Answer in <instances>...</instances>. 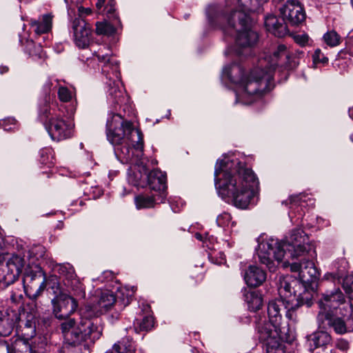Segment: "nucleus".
I'll return each instance as SVG.
<instances>
[{
  "label": "nucleus",
  "instance_id": "obj_53",
  "mask_svg": "<svg viewBox=\"0 0 353 353\" xmlns=\"http://www.w3.org/2000/svg\"><path fill=\"white\" fill-rule=\"evenodd\" d=\"M350 117L353 119V107L349 109Z\"/></svg>",
  "mask_w": 353,
  "mask_h": 353
},
{
  "label": "nucleus",
  "instance_id": "obj_9",
  "mask_svg": "<svg viewBox=\"0 0 353 353\" xmlns=\"http://www.w3.org/2000/svg\"><path fill=\"white\" fill-rule=\"evenodd\" d=\"M301 286L296 281L291 277L280 279L278 288L279 294L283 299H288L290 307H299L304 304L310 306L312 304V294L310 292L304 290L303 293L296 295L295 288Z\"/></svg>",
  "mask_w": 353,
  "mask_h": 353
},
{
  "label": "nucleus",
  "instance_id": "obj_18",
  "mask_svg": "<svg viewBox=\"0 0 353 353\" xmlns=\"http://www.w3.org/2000/svg\"><path fill=\"white\" fill-rule=\"evenodd\" d=\"M345 302V296L339 289L327 292L319 301L320 310L325 313H334V311Z\"/></svg>",
  "mask_w": 353,
  "mask_h": 353
},
{
  "label": "nucleus",
  "instance_id": "obj_45",
  "mask_svg": "<svg viewBox=\"0 0 353 353\" xmlns=\"http://www.w3.org/2000/svg\"><path fill=\"white\" fill-rule=\"evenodd\" d=\"M309 37L306 34H299L294 37L295 41L303 46L308 42Z\"/></svg>",
  "mask_w": 353,
  "mask_h": 353
},
{
  "label": "nucleus",
  "instance_id": "obj_25",
  "mask_svg": "<svg viewBox=\"0 0 353 353\" xmlns=\"http://www.w3.org/2000/svg\"><path fill=\"white\" fill-rule=\"evenodd\" d=\"M244 279L248 286L256 288L265 281L266 273L256 265H250L244 274Z\"/></svg>",
  "mask_w": 353,
  "mask_h": 353
},
{
  "label": "nucleus",
  "instance_id": "obj_29",
  "mask_svg": "<svg viewBox=\"0 0 353 353\" xmlns=\"http://www.w3.org/2000/svg\"><path fill=\"white\" fill-rule=\"evenodd\" d=\"M154 325V319L152 316L148 315L141 320L136 319L134 322V326L137 332L141 331H148L152 329Z\"/></svg>",
  "mask_w": 353,
  "mask_h": 353
},
{
  "label": "nucleus",
  "instance_id": "obj_49",
  "mask_svg": "<svg viewBox=\"0 0 353 353\" xmlns=\"http://www.w3.org/2000/svg\"><path fill=\"white\" fill-rule=\"evenodd\" d=\"M34 48H35V54L32 53V54L37 55L39 58H41L43 57L41 46L40 45L34 46Z\"/></svg>",
  "mask_w": 353,
  "mask_h": 353
},
{
  "label": "nucleus",
  "instance_id": "obj_21",
  "mask_svg": "<svg viewBox=\"0 0 353 353\" xmlns=\"http://www.w3.org/2000/svg\"><path fill=\"white\" fill-rule=\"evenodd\" d=\"M74 41L81 48H85L90 45L91 28L83 19H74L72 22Z\"/></svg>",
  "mask_w": 353,
  "mask_h": 353
},
{
  "label": "nucleus",
  "instance_id": "obj_26",
  "mask_svg": "<svg viewBox=\"0 0 353 353\" xmlns=\"http://www.w3.org/2000/svg\"><path fill=\"white\" fill-rule=\"evenodd\" d=\"M53 16L51 14H45L38 20H31L30 25L37 34H46L50 31L52 24Z\"/></svg>",
  "mask_w": 353,
  "mask_h": 353
},
{
  "label": "nucleus",
  "instance_id": "obj_50",
  "mask_svg": "<svg viewBox=\"0 0 353 353\" xmlns=\"http://www.w3.org/2000/svg\"><path fill=\"white\" fill-rule=\"evenodd\" d=\"M104 3H105V0H97V1L96 3V7H97L99 12H100L101 10L103 8Z\"/></svg>",
  "mask_w": 353,
  "mask_h": 353
},
{
  "label": "nucleus",
  "instance_id": "obj_4",
  "mask_svg": "<svg viewBox=\"0 0 353 353\" xmlns=\"http://www.w3.org/2000/svg\"><path fill=\"white\" fill-rule=\"evenodd\" d=\"M314 245L309 242L307 235L301 228L292 230L285 240L279 241L274 238H268L259 243L257 255L261 263L265 265L271 272L276 270V263L283 259H299L305 257Z\"/></svg>",
  "mask_w": 353,
  "mask_h": 353
},
{
  "label": "nucleus",
  "instance_id": "obj_52",
  "mask_svg": "<svg viewBox=\"0 0 353 353\" xmlns=\"http://www.w3.org/2000/svg\"><path fill=\"white\" fill-rule=\"evenodd\" d=\"M8 70V67H2V68H1V71H0V72H1V74H3V73H4V72H6Z\"/></svg>",
  "mask_w": 353,
  "mask_h": 353
},
{
  "label": "nucleus",
  "instance_id": "obj_44",
  "mask_svg": "<svg viewBox=\"0 0 353 353\" xmlns=\"http://www.w3.org/2000/svg\"><path fill=\"white\" fill-rule=\"evenodd\" d=\"M336 346L338 349H339L340 350H342L343 352L347 351L350 347L348 341L345 339L338 340L336 342Z\"/></svg>",
  "mask_w": 353,
  "mask_h": 353
},
{
  "label": "nucleus",
  "instance_id": "obj_59",
  "mask_svg": "<svg viewBox=\"0 0 353 353\" xmlns=\"http://www.w3.org/2000/svg\"><path fill=\"white\" fill-rule=\"evenodd\" d=\"M47 85H48V87L50 88V83H48Z\"/></svg>",
  "mask_w": 353,
  "mask_h": 353
},
{
  "label": "nucleus",
  "instance_id": "obj_6",
  "mask_svg": "<svg viewBox=\"0 0 353 353\" xmlns=\"http://www.w3.org/2000/svg\"><path fill=\"white\" fill-rule=\"evenodd\" d=\"M64 341L68 345L77 346L82 343L99 339L102 334V327L97 319L81 318L79 321L74 319H67L60 324Z\"/></svg>",
  "mask_w": 353,
  "mask_h": 353
},
{
  "label": "nucleus",
  "instance_id": "obj_35",
  "mask_svg": "<svg viewBox=\"0 0 353 353\" xmlns=\"http://www.w3.org/2000/svg\"><path fill=\"white\" fill-rule=\"evenodd\" d=\"M58 97L62 102H69L75 96V94L65 86H60L58 89Z\"/></svg>",
  "mask_w": 353,
  "mask_h": 353
},
{
  "label": "nucleus",
  "instance_id": "obj_56",
  "mask_svg": "<svg viewBox=\"0 0 353 353\" xmlns=\"http://www.w3.org/2000/svg\"><path fill=\"white\" fill-rule=\"evenodd\" d=\"M3 128H4V130H6V131H8V130H12V128H7L6 125H4V126H3Z\"/></svg>",
  "mask_w": 353,
  "mask_h": 353
},
{
  "label": "nucleus",
  "instance_id": "obj_48",
  "mask_svg": "<svg viewBox=\"0 0 353 353\" xmlns=\"http://www.w3.org/2000/svg\"><path fill=\"white\" fill-rule=\"evenodd\" d=\"M21 341H22L23 344L25 345L26 351L28 353H37V352L35 350H33L31 345L28 343V340L25 339V340H22Z\"/></svg>",
  "mask_w": 353,
  "mask_h": 353
},
{
  "label": "nucleus",
  "instance_id": "obj_32",
  "mask_svg": "<svg viewBox=\"0 0 353 353\" xmlns=\"http://www.w3.org/2000/svg\"><path fill=\"white\" fill-rule=\"evenodd\" d=\"M248 307L250 310L256 311L259 310L263 304V299L261 296L255 292L249 293L247 296Z\"/></svg>",
  "mask_w": 353,
  "mask_h": 353
},
{
  "label": "nucleus",
  "instance_id": "obj_57",
  "mask_svg": "<svg viewBox=\"0 0 353 353\" xmlns=\"http://www.w3.org/2000/svg\"><path fill=\"white\" fill-rule=\"evenodd\" d=\"M11 299L12 300V301H16V299L14 298V295L11 296Z\"/></svg>",
  "mask_w": 353,
  "mask_h": 353
},
{
  "label": "nucleus",
  "instance_id": "obj_11",
  "mask_svg": "<svg viewBox=\"0 0 353 353\" xmlns=\"http://www.w3.org/2000/svg\"><path fill=\"white\" fill-rule=\"evenodd\" d=\"M24 283H27L24 285L27 295L30 299L36 300L46 287V275L42 270L37 267L36 270L26 273Z\"/></svg>",
  "mask_w": 353,
  "mask_h": 353
},
{
  "label": "nucleus",
  "instance_id": "obj_37",
  "mask_svg": "<svg viewBox=\"0 0 353 353\" xmlns=\"http://www.w3.org/2000/svg\"><path fill=\"white\" fill-rule=\"evenodd\" d=\"M46 256V248L42 245H36L30 250V256L36 260L43 259Z\"/></svg>",
  "mask_w": 353,
  "mask_h": 353
},
{
  "label": "nucleus",
  "instance_id": "obj_28",
  "mask_svg": "<svg viewBox=\"0 0 353 353\" xmlns=\"http://www.w3.org/2000/svg\"><path fill=\"white\" fill-rule=\"evenodd\" d=\"M119 80L113 81L112 85L109 83L108 96L112 99V102L117 105L121 104L124 99L122 88L119 85Z\"/></svg>",
  "mask_w": 353,
  "mask_h": 353
},
{
  "label": "nucleus",
  "instance_id": "obj_41",
  "mask_svg": "<svg viewBox=\"0 0 353 353\" xmlns=\"http://www.w3.org/2000/svg\"><path fill=\"white\" fill-rule=\"evenodd\" d=\"M313 61L315 63H327L328 61V58L322 53L320 49H316L313 55H312Z\"/></svg>",
  "mask_w": 353,
  "mask_h": 353
},
{
  "label": "nucleus",
  "instance_id": "obj_39",
  "mask_svg": "<svg viewBox=\"0 0 353 353\" xmlns=\"http://www.w3.org/2000/svg\"><path fill=\"white\" fill-rule=\"evenodd\" d=\"M41 162L43 164H52L53 163L51 149L45 148L41 151Z\"/></svg>",
  "mask_w": 353,
  "mask_h": 353
},
{
  "label": "nucleus",
  "instance_id": "obj_38",
  "mask_svg": "<svg viewBox=\"0 0 353 353\" xmlns=\"http://www.w3.org/2000/svg\"><path fill=\"white\" fill-rule=\"evenodd\" d=\"M217 225L220 227L228 226L231 223V216L228 212L219 214L216 218Z\"/></svg>",
  "mask_w": 353,
  "mask_h": 353
},
{
  "label": "nucleus",
  "instance_id": "obj_19",
  "mask_svg": "<svg viewBox=\"0 0 353 353\" xmlns=\"http://www.w3.org/2000/svg\"><path fill=\"white\" fill-rule=\"evenodd\" d=\"M24 266V260L22 257L14 255L3 267V279L4 282L10 285L14 283L19 277Z\"/></svg>",
  "mask_w": 353,
  "mask_h": 353
},
{
  "label": "nucleus",
  "instance_id": "obj_34",
  "mask_svg": "<svg viewBox=\"0 0 353 353\" xmlns=\"http://www.w3.org/2000/svg\"><path fill=\"white\" fill-rule=\"evenodd\" d=\"M114 27L108 22H97L96 24V32L98 34L110 35L114 33Z\"/></svg>",
  "mask_w": 353,
  "mask_h": 353
},
{
  "label": "nucleus",
  "instance_id": "obj_58",
  "mask_svg": "<svg viewBox=\"0 0 353 353\" xmlns=\"http://www.w3.org/2000/svg\"><path fill=\"white\" fill-rule=\"evenodd\" d=\"M93 48H94V46H93V44H92L91 45V50H93Z\"/></svg>",
  "mask_w": 353,
  "mask_h": 353
},
{
  "label": "nucleus",
  "instance_id": "obj_12",
  "mask_svg": "<svg viewBox=\"0 0 353 353\" xmlns=\"http://www.w3.org/2000/svg\"><path fill=\"white\" fill-rule=\"evenodd\" d=\"M53 314L57 319L65 321L71 319L70 316L78 307L77 301L71 296L61 294L52 300Z\"/></svg>",
  "mask_w": 353,
  "mask_h": 353
},
{
  "label": "nucleus",
  "instance_id": "obj_20",
  "mask_svg": "<svg viewBox=\"0 0 353 353\" xmlns=\"http://www.w3.org/2000/svg\"><path fill=\"white\" fill-rule=\"evenodd\" d=\"M317 321L320 328L328 329L332 328L336 333L342 334L347 332V328L344 321L334 315V313H325L319 312Z\"/></svg>",
  "mask_w": 353,
  "mask_h": 353
},
{
  "label": "nucleus",
  "instance_id": "obj_8",
  "mask_svg": "<svg viewBox=\"0 0 353 353\" xmlns=\"http://www.w3.org/2000/svg\"><path fill=\"white\" fill-rule=\"evenodd\" d=\"M269 321L259 323L257 326L259 334L263 338L268 337V333H272L273 337H277L279 333H286V327L282 326L283 313L285 311V301L280 299L270 301L268 305Z\"/></svg>",
  "mask_w": 353,
  "mask_h": 353
},
{
  "label": "nucleus",
  "instance_id": "obj_60",
  "mask_svg": "<svg viewBox=\"0 0 353 353\" xmlns=\"http://www.w3.org/2000/svg\"><path fill=\"white\" fill-rule=\"evenodd\" d=\"M294 197H290V199H291V201H292V199H293Z\"/></svg>",
  "mask_w": 353,
  "mask_h": 353
},
{
  "label": "nucleus",
  "instance_id": "obj_16",
  "mask_svg": "<svg viewBox=\"0 0 353 353\" xmlns=\"http://www.w3.org/2000/svg\"><path fill=\"white\" fill-rule=\"evenodd\" d=\"M142 168L147 176L150 188L158 192L157 195L160 198V202L163 203L167 196L165 174L158 169L153 170L148 173V169L145 164L142 165Z\"/></svg>",
  "mask_w": 353,
  "mask_h": 353
},
{
  "label": "nucleus",
  "instance_id": "obj_15",
  "mask_svg": "<svg viewBox=\"0 0 353 353\" xmlns=\"http://www.w3.org/2000/svg\"><path fill=\"white\" fill-rule=\"evenodd\" d=\"M93 54L97 57L98 61L102 64V72L105 74L108 79H111V77H108L110 72H112L114 77L119 79L118 62L111 55L110 50L107 46H102L97 50H93Z\"/></svg>",
  "mask_w": 353,
  "mask_h": 353
},
{
  "label": "nucleus",
  "instance_id": "obj_10",
  "mask_svg": "<svg viewBox=\"0 0 353 353\" xmlns=\"http://www.w3.org/2000/svg\"><path fill=\"white\" fill-rule=\"evenodd\" d=\"M45 127L54 141H60L73 136L74 123L72 121L64 119L60 114L53 113L46 121Z\"/></svg>",
  "mask_w": 353,
  "mask_h": 353
},
{
  "label": "nucleus",
  "instance_id": "obj_42",
  "mask_svg": "<svg viewBox=\"0 0 353 353\" xmlns=\"http://www.w3.org/2000/svg\"><path fill=\"white\" fill-rule=\"evenodd\" d=\"M35 326L30 321H27L24 327V335L31 338L35 335Z\"/></svg>",
  "mask_w": 353,
  "mask_h": 353
},
{
  "label": "nucleus",
  "instance_id": "obj_30",
  "mask_svg": "<svg viewBox=\"0 0 353 353\" xmlns=\"http://www.w3.org/2000/svg\"><path fill=\"white\" fill-rule=\"evenodd\" d=\"M107 353H134V347L132 341L123 340L115 343L112 349Z\"/></svg>",
  "mask_w": 353,
  "mask_h": 353
},
{
  "label": "nucleus",
  "instance_id": "obj_24",
  "mask_svg": "<svg viewBox=\"0 0 353 353\" xmlns=\"http://www.w3.org/2000/svg\"><path fill=\"white\" fill-rule=\"evenodd\" d=\"M286 333H279L277 337H273L272 333H268L267 338H263L259 334V339L264 342L266 346V353H285L281 341L285 339Z\"/></svg>",
  "mask_w": 353,
  "mask_h": 353
},
{
  "label": "nucleus",
  "instance_id": "obj_1",
  "mask_svg": "<svg viewBox=\"0 0 353 353\" xmlns=\"http://www.w3.org/2000/svg\"><path fill=\"white\" fill-rule=\"evenodd\" d=\"M253 0H225L223 5H212L207 10L211 26L221 29L225 35L235 36L238 55H248L258 41L250 28L249 12L254 10Z\"/></svg>",
  "mask_w": 353,
  "mask_h": 353
},
{
  "label": "nucleus",
  "instance_id": "obj_54",
  "mask_svg": "<svg viewBox=\"0 0 353 353\" xmlns=\"http://www.w3.org/2000/svg\"><path fill=\"white\" fill-rule=\"evenodd\" d=\"M43 114H46V117H48L49 114H50V112H48L47 108L45 109Z\"/></svg>",
  "mask_w": 353,
  "mask_h": 353
},
{
  "label": "nucleus",
  "instance_id": "obj_22",
  "mask_svg": "<svg viewBox=\"0 0 353 353\" xmlns=\"http://www.w3.org/2000/svg\"><path fill=\"white\" fill-rule=\"evenodd\" d=\"M19 320L17 311L11 309L0 311V336L10 335Z\"/></svg>",
  "mask_w": 353,
  "mask_h": 353
},
{
  "label": "nucleus",
  "instance_id": "obj_2",
  "mask_svg": "<svg viewBox=\"0 0 353 353\" xmlns=\"http://www.w3.org/2000/svg\"><path fill=\"white\" fill-rule=\"evenodd\" d=\"M215 187L222 198H229L234 206L245 209L254 194L259 181L253 171L238 159L225 157L218 160L214 170Z\"/></svg>",
  "mask_w": 353,
  "mask_h": 353
},
{
  "label": "nucleus",
  "instance_id": "obj_13",
  "mask_svg": "<svg viewBox=\"0 0 353 353\" xmlns=\"http://www.w3.org/2000/svg\"><path fill=\"white\" fill-rule=\"evenodd\" d=\"M116 303L114 294L109 291L105 290L101 292L99 299L96 304L88 305L85 307L83 315L87 318L98 316L110 310Z\"/></svg>",
  "mask_w": 353,
  "mask_h": 353
},
{
  "label": "nucleus",
  "instance_id": "obj_7",
  "mask_svg": "<svg viewBox=\"0 0 353 353\" xmlns=\"http://www.w3.org/2000/svg\"><path fill=\"white\" fill-rule=\"evenodd\" d=\"M279 10L281 18L271 15L265 19L267 30L278 37H283L288 34L287 23L297 26L305 19V11L297 0L288 1Z\"/></svg>",
  "mask_w": 353,
  "mask_h": 353
},
{
  "label": "nucleus",
  "instance_id": "obj_31",
  "mask_svg": "<svg viewBox=\"0 0 353 353\" xmlns=\"http://www.w3.org/2000/svg\"><path fill=\"white\" fill-rule=\"evenodd\" d=\"M59 272L65 276L66 279L68 281V285L72 286L79 283L74 270L70 264L61 265Z\"/></svg>",
  "mask_w": 353,
  "mask_h": 353
},
{
  "label": "nucleus",
  "instance_id": "obj_43",
  "mask_svg": "<svg viewBox=\"0 0 353 353\" xmlns=\"http://www.w3.org/2000/svg\"><path fill=\"white\" fill-rule=\"evenodd\" d=\"M285 301V316L289 319L292 321L295 320L296 314H295V310L297 307H290V304L288 303V299H284Z\"/></svg>",
  "mask_w": 353,
  "mask_h": 353
},
{
  "label": "nucleus",
  "instance_id": "obj_36",
  "mask_svg": "<svg viewBox=\"0 0 353 353\" xmlns=\"http://www.w3.org/2000/svg\"><path fill=\"white\" fill-rule=\"evenodd\" d=\"M343 288L350 299H353V275L350 274L343 279Z\"/></svg>",
  "mask_w": 353,
  "mask_h": 353
},
{
  "label": "nucleus",
  "instance_id": "obj_17",
  "mask_svg": "<svg viewBox=\"0 0 353 353\" xmlns=\"http://www.w3.org/2000/svg\"><path fill=\"white\" fill-rule=\"evenodd\" d=\"M299 262H293L290 264V270L292 272H299L301 279L304 281L312 282L317 279L320 273L313 261L307 259L305 260V257H300Z\"/></svg>",
  "mask_w": 353,
  "mask_h": 353
},
{
  "label": "nucleus",
  "instance_id": "obj_33",
  "mask_svg": "<svg viewBox=\"0 0 353 353\" xmlns=\"http://www.w3.org/2000/svg\"><path fill=\"white\" fill-rule=\"evenodd\" d=\"M325 43L330 46L335 47L340 44L341 39L339 34L334 30L328 31L323 35Z\"/></svg>",
  "mask_w": 353,
  "mask_h": 353
},
{
  "label": "nucleus",
  "instance_id": "obj_40",
  "mask_svg": "<svg viewBox=\"0 0 353 353\" xmlns=\"http://www.w3.org/2000/svg\"><path fill=\"white\" fill-rule=\"evenodd\" d=\"M114 11L115 10L113 3L110 2L101 10L99 13L105 15L109 19H112L116 17Z\"/></svg>",
  "mask_w": 353,
  "mask_h": 353
},
{
  "label": "nucleus",
  "instance_id": "obj_46",
  "mask_svg": "<svg viewBox=\"0 0 353 353\" xmlns=\"http://www.w3.org/2000/svg\"><path fill=\"white\" fill-rule=\"evenodd\" d=\"M0 353H12L11 347L6 341H0Z\"/></svg>",
  "mask_w": 353,
  "mask_h": 353
},
{
  "label": "nucleus",
  "instance_id": "obj_55",
  "mask_svg": "<svg viewBox=\"0 0 353 353\" xmlns=\"http://www.w3.org/2000/svg\"><path fill=\"white\" fill-rule=\"evenodd\" d=\"M8 121L9 123H10L14 124V123H15V119H9L8 120Z\"/></svg>",
  "mask_w": 353,
  "mask_h": 353
},
{
  "label": "nucleus",
  "instance_id": "obj_14",
  "mask_svg": "<svg viewBox=\"0 0 353 353\" xmlns=\"http://www.w3.org/2000/svg\"><path fill=\"white\" fill-rule=\"evenodd\" d=\"M290 54V51L285 45H278L272 53L264 59V61L266 62L265 72L272 75V72L276 67H288Z\"/></svg>",
  "mask_w": 353,
  "mask_h": 353
},
{
  "label": "nucleus",
  "instance_id": "obj_27",
  "mask_svg": "<svg viewBox=\"0 0 353 353\" xmlns=\"http://www.w3.org/2000/svg\"><path fill=\"white\" fill-rule=\"evenodd\" d=\"M134 201L137 209L152 208L156 203H161L160 198L157 194L154 196L140 194L135 197Z\"/></svg>",
  "mask_w": 353,
  "mask_h": 353
},
{
  "label": "nucleus",
  "instance_id": "obj_51",
  "mask_svg": "<svg viewBox=\"0 0 353 353\" xmlns=\"http://www.w3.org/2000/svg\"><path fill=\"white\" fill-rule=\"evenodd\" d=\"M194 236L196 239H198L201 241H204L208 238L207 234H205V236H203V235L200 233H196Z\"/></svg>",
  "mask_w": 353,
  "mask_h": 353
},
{
  "label": "nucleus",
  "instance_id": "obj_47",
  "mask_svg": "<svg viewBox=\"0 0 353 353\" xmlns=\"http://www.w3.org/2000/svg\"><path fill=\"white\" fill-rule=\"evenodd\" d=\"M78 12L79 17L77 19H83V17L90 14L92 10L90 8L80 6L78 8Z\"/></svg>",
  "mask_w": 353,
  "mask_h": 353
},
{
  "label": "nucleus",
  "instance_id": "obj_3",
  "mask_svg": "<svg viewBox=\"0 0 353 353\" xmlns=\"http://www.w3.org/2000/svg\"><path fill=\"white\" fill-rule=\"evenodd\" d=\"M106 136L114 145V154L120 162L138 166L144 164L143 134L131 121H124L119 114L110 112L106 123Z\"/></svg>",
  "mask_w": 353,
  "mask_h": 353
},
{
  "label": "nucleus",
  "instance_id": "obj_5",
  "mask_svg": "<svg viewBox=\"0 0 353 353\" xmlns=\"http://www.w3.org/2000/svg\"><path fill=\"white\" fill-rule=\"evenodd\" d=\"M223 75L237 85L236 101L243 104H250L269 90L268 84L272 75L265 72L263 69L255 68L249 76H245L240 65L233 63L225 67Z\"/></svg>",
  "mask_w": 353,
  "mask_h": 353
},
{
  "label": "nucleus",
  "instance_id": "obj_23",
  "mask_svg": "<svg viewBox=\"0 0 353 353\" xmlns=\"http://www.w3.org/2000/svg\"><path fill=\"white\" fill-rule=\"evenodd\" d=\"M332 341V337L327 332L318 331L312 333L307 336V342L309 350L313 353H320V352H314L315 350L323 349Z\"/></svg>",
  "mask_w": 353,
  "mask_h": 353
}]
</instances>
